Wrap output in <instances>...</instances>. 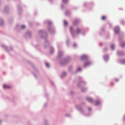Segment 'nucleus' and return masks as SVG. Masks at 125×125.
<instances>
[{"instance_id":"nucleus-17","label":"nucleus","mask_w":125,"mask_h":125,"mask_svg":"<svg viewBox=\"0 0 125 125\" xmlns=\"http://www.w3.org/2000/svg\"><path fill=\"white\" fill-rule=\"evenodd\" d=\"M53 52V50H52V51H50V52L51 53H52Z\"/></svg>"},{"instance_id":"nucleus-5","label":"nucleus","mask_w":125,"mask_h":125,"mask_svg":"<svg viewBox=\"0 0 125 125\" xmlns=\"http://www.w3.org/2000/svg\"><path fill=\"white\" fill-rule=\"evenodd\" d=\"M81 31L80 29H77L76 31V33L77 34L81 32Z\"/></svg>"},{"instance_id":"nucleus-14","label":"nucleus","mask_w":125,"mask_h":125,"mask_svg":"<svg viewBox=\"0 0 125 125\" xmlns=\"http://www.w3.org/2000/svg\"><path fill=\"white\" fill-rule=\"evenodd\" d=\"M25 25H22L21 27V28L22 29H24V28H25Z\"/></svg>"},{"instance_id":"nucleus-4","label":"nucleus","mask_w":125,"mask_h":125,"mask_svg":"<svg viewBox=\"0 0 125 125\" xmlns=\"http://www.w3.org/2000/svg\"><path fill=\"white\" fill-rule=\"evenodd\" d=\"M91 63L89 62H88L85 63L84 64V66L85 67L89 65Z\"/></svg>"},{"instance_id":"nucleus-7","label":"nucleus","mask_w":125,"mask_h":125,"mask_svg":"<svg viewBox=\"0 0 125 125\" xmlns=\"http://www.w3.org/2000/svg\"><path fill=\"white\" fill-rule=\"evenodd\" d=\"M125 46V43H122L121 44V46L122 47H124Z\"/></svg>"},{"instance_id":"nucleus-11","label":"nucleus","mask_w":125,"mask_h":125,"mask_svg":"<svg viewBox=\"0 0 125 125\" xmlns=\"http://www.w3.org/2000/svg\"><path fill=\"white\" fill-rule=\"evenodd\" d=\"M111 48L113 49H114V46L113 45H112L111 46Z\"/></svg>"},{"instance_id":"nucleus-21","label":"nucleus","mask_w":125,"mask_h":125,"mask_svg":"<svg viewBox=\"0 0 125 125\" xmlns=\"http://www.w3.org/2000/svg\"><path fill=\"white\" fill-rule=\"evenodd\" d=\"M74 24H75V22H74Z\"/></svg>"},{"instance_id":"nucleus-15","label":"nucleus","mask_w":125,"mask_h":125,"mask_svg":"<svg viewBox=\"0 0 125 125\" xmlns=\"http://www.w3.org/2000/svg\"><path fill=\"white\" fill-rule=\"evenodd\" d=\"M46 66L47 67H48L49 66V64L48 63H46Z\"/></svg>"},{"instance_id":"nucleus-8","label":"nucleus","mask_w":125,"mask_h":125,"mask_svg":"<svg viewBox=\"0 0 125 125\" xmlns=\"http://www.w3.org/2000/svg\"><path fill=\"white\" fill-rule=\"evenodd\" d=\"M103 20H105L106 19V17L104 16H103L101 18Z\"/></svg>"},{"instance_id":"nucleus-16","label":"nucleus","mask_w":125,"mask_h":125,"mask_svg":"<svg viewBox=\"0 0 125 125\" xmlns=\"http://www.w3.org/2000/svg\"><path fill=\"white\" fill-rule=\"evenodd\" d=\"M81 70V69L80 68H78V71H80Z\"/></svg>"},{"instance_id":"nucleus-3","label":"nucleus","mask_w":125,"mask_h":125,"mask_svg":"<svg viewBox=\"0 0 125 125\" xmlns=\"http://www.w3.org/2000/svg\"><path fill=\"white\" fill-rule=\"evenodd\" d=\"M87 99L90 102H92L93 101V100L91 98H87Z\"/></svg>"},{"instance_id":"nucleus-12","label":"nucleus","mask_w":125,"mask_h":125,"mask_svg":"<svg viewBox=\"0 0 125 125\" xmlns=\"http://www.w3.org/2000/svg\"><path fill=\"white\" fill-rule=\"evenodd\" d=\"M68 0H63V2L65 3H66L68 1Z\"/></svg>"},{"instance_id":"nucleus-20","label":"nucleus","mask_w":125,"mask_h":125,"mask_svg":"<svg viewBox=\"0 0 125 125\" xmlns=\"http://www.w3.org/2000/svg\"><path fill=\"white\" fill-rule=\"evenodd\" d=\"M88 110L89 111H90L91 110V109L90 108H88Z\"/></svg>"},{"instance_id":"nucleus-13","label":"nucleus","mask_w":125,"mask_h":125,"mask_svg":"<svg viewBox=\"0 0 125 125\" xmlns=\"http://www.w3.org/2000/svg\"><path fill=\"white\" fill-rule=\"evenodd\" d=\"M64 24L66 26L67 24V22L65 21H64Z\"/></svg>"},{"instance_id":"nucleus-18","label":"nucleus","mask_w":125,"mask_h":125,"mask_svg":"<svg viewBox=\"0 0 125 125\" xmlns=\"http://www.w3.org/2000/svg\"><path fill=\"white\" fill-rule=\"evenodd\" d=\"M116 81V82H117L119 81V80L118 79H116L115 80Z\"/></svg>"},{"instance_id":"nucleus-1","label":"nucleus","mask_w":125,"mask_h":125,"mask_svg":"<svg viewBox=\"0 0 125 125\" xmlns=\"http://www.w3.org/2000/svg\"><path fill=\"white\" fill-rule=\"evenodd\" d=\"M114 31L116 34H117L119 32V29L118 27L116 26L115 27L114 29Z\"/></svg>"},{"instance_id":"nucleus-19","label":"nucleus","mask_w":125,"mask_h":125,"mask_svg":"<svg viewBox=\"0 0 125 125\" xmlns=\"http://www.w3.org/2000/svg\"><path fill=\"white\" fill-rule=\"evenodd\" d=\"M123 63L124 64H125V60H124L123 61Z\"/></svg>"},{"instance_id":"nucleus-2","label":"nucleus","mask_w":125,"mask_h":125,"mask_svg":"<svg viewBox=\"0 0 125 125\" xmlns=\"http://www.w3.org/2000/svg\"><path fill=\"white\" fill-rule=\"evenodd\" d=\"M3 87L4 89H10L11 88V86L8 85L6 84L3 85Z\"/></svg>"},{"instance_id":"nucleus-9","label":"nucleus","mask_w":125,"mask_h":125,"mask_svg":"<svg viewBox=\"0 0 125 125\" xmlns=\"http://www.w3.org/2000/svg\"><path fill=\"white\" fill-rule=\"evenodd\" d=\"M86 56L85 55H83L81 57V59H83L84 58H86Z\"/></svg>"},{"instance_id":"nucleus-6","label":"nucleus","mask_w":125,"mask_h":125,"mask_svg":"<svg viewBox=\"0 0 125 125\" xmlns=\"http://www.w3.org/2000/svg\"><path fill=\"white\" fill-rule=\"evenodd\" d=\"M100 103V102L99 101H96L95 103V105H96L99 104Z\"/></svg>"},{"instance_id":"nucleus-10","label":"nucleus","mask_w":125,"mask_h":125,"mask_svg":"<svg viewBox=\"0 0 125 125\" xmlns=\"http://www.w3.org/2000/svg\"><path fill=\"white\" fill-rule=\"evenodd\" d=\"M73 29L72 27H71L70 28V30L71 32L72 33H73Z\"/></svg>"}]
</instances>
